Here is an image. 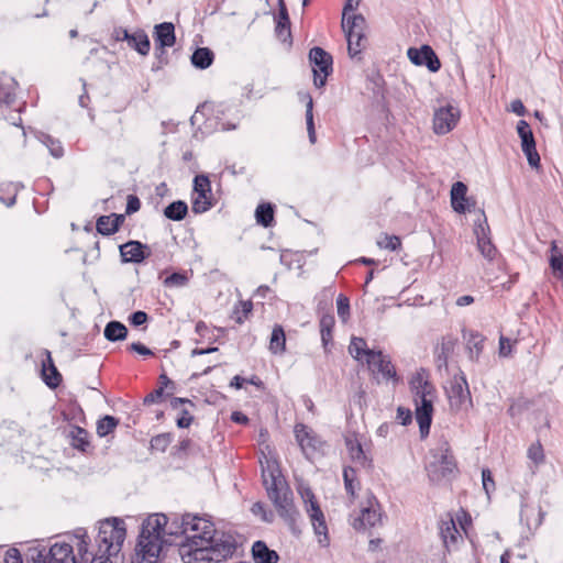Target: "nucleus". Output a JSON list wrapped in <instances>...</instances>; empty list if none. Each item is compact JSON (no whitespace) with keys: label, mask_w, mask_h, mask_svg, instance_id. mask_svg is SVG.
I'll list each match as a JSON object with an SVG mask.
<instances>
[{"label":"nucleus","mask_w":563,"mask_h":563,"mask_svg":"<svg viewBox=\"0 0 563 563\" xmlns=\"http://www.w3.org/2000/svg\"><path fill=\"white\" fill-rule=\"evenodd\" d=\"M439 530L445 549L451 551V548L456 545L459 539H461V534L450 514L446 515V518L441 519Z\"/></svg>","instance_id":"23"},{"label":"nucleus","mask_w":563,"mask_h":563,"mask_svg":"<svg viewBox=\"0 0 563 563\" xmlns=\"http://www.w3.org/2000/svg\"><path fill=\"white\" fill-rule=\"evenodd\" d=\"M489 227L484 210H479V218L475 222L474 234L477 240V249L481 254L488 261H493L496 256L497 249L492 243L489 236Z\"/></svg>","instance_id":"14"},{"label":"nucleus","mask_w":563,"mask_h":563,"mask_svg":"<svg viewBox=\"0 0 563 563\" xmlns=\"http://www.w3.org/2000/svg\"><path fill=\"white\" fill-rule=\"evenodd\" d=\"M104 338L110 342L123 341L128 335V328L120 321H109L103 330Z\"/></svg>","instance_id":"39"},{"label":"nucleus","mask_w":563,"mask_h":563,"mask_svg":"<svg viewBox=\"0 0 563 563\" xmlns=\"http://www.w3.org/2000/svg\"><path fill=\"white\" fill-rule=\"evenodd\" d=\"M520 506V521L525 523L529 530L538 529L542 525L545 512L541 509L540 506H538V514L536 517H533L532 512L534 508L527 503V499L523 495H521Z\"/></svg>","instance_id":"26"},{"label":"nucleus","mask_w":563,"mask_h":563,"mask_svg":"<svg viewBox=\"0 0 563 563\" xmlns=\"http://www.w3.org/2000/svg\"><path fill=\"white\" fill-rule=\"evenodd\" d=\"M409 60L416 66H426L429 71L437 73L441 68V62L435 52L429 45L410 47L407 51Z\"/></svg>","instance_id":"18"},{"label":"nucleus","mask_w":563,"mask_h":563,"mask_svg":"<svg viewBox=\"0 0 563 563\" xmlns=\"http://www.w3.org/2000/svg\"><path fill=\"white\" fill-rule=\"evenodd\" d=\"M38 139L48 148L53 157L60 158L64 155V148L59 140L45 133H42Z\"/></svg>","instance_id":"49"},{"label":"nucleus","mask_w":563,"mask_h":563,"mask_svg":"<svg viewBox=\"0 0 563 563\" xmlns=\"http://www.w3.org/2000/svg\"><path fill=\"white\" fill-rule=\"evenodd\" d=\"M147 320H148L147 313L142 310L134 311L129 316V322L133 327L143 325L144 323L147 322Z\"/></svg>","instance_id":"61"},{"label":"nucleus","mask_w":563,"mask_h":563,"mask_svg":"<svg viewBox=\"0 0 563 563\" xmlns=\"http://www.w3.org/2000/svg\"><path fill=\"white\" fill-rule=\"evenodd\" d=\"M68 437L70 438V445L74 449L86 453L90 448L89 433L86 429L74 426L71 427Z\"/></svg>","instance_id":"35"},{"label":"nucleus","mask_w":563,"mask_h":563,"mask_svg":"<svg viewBox=\"0 0 563 563\" xmlns=\"http://www.w3.org/2000/svg\"><path fill=\"white\" fill-rule=\"evenodd\" d=\"M397 420L401 426H408L412 421V412L410 409L399 406L397 408Z\"/></svg>","instance_id":"63"},{"label":"nucleus","mask_w":563,"mask_h":563,"mask_svg":"<svg viewBox=\"0 0 563 563\" xmlns=\"http://www.w3.org/2000/svg\"><path fill=\"white\" fill-rule=\"evenodd\" d=\"M33 563H81V558H76L71 544L56 542L48 550H40Z\"/></svg>","instance_id":"7"},{"label":"nucleus","mask_w":563,"mask_h":563,"mask_svg":"<svg viewBox=\"0 0 563 563\" xmlns=\"http://www.w3.org/2000/svg\"><path fill=\"white\" fill-rule=\"evenodd\" d=\"M349 352L356 361H365L367 364V360H371L372 354L376 351L368 349L363 338L353 336L349 345Z\"/></svg>","instance_id":"34"},{"label":"nucleus","mask_w":563,"mask_h":563,"mask_svg":"<svg viewBox=\"0 0 563 563\" xmlns=\"http://www.w3.org/2000/svg\"><path fill=\"white\" fill-rule=\"evenodd\" d=\"M251 511L254 516L261 517L264 522L272 523L274 521V512L272 510H267L266 506L261 501L253 504Z\"/></svg>","instance_id":"53"},{"label":"nucleus","mask_w":563,"mask_h":563,"mask_svg":"<svg viewBox=\"0 0 563 563\" xmlns=\"http://www.w3.org/2000/svg\"><path fill=\"white\" fill-rule=\"evenodd\" d=\"M260 463L262 481L268 498L274 504L278 515L287 525L292 527L298 512L294 505L292 492L282 475L278 462L263 454Z\"/></svg>","instance_id":"1"},{"label":"nucleus","mask_w":563,"mask_h":563,"mask_svg":"<svg viewBox=\"0 0 563 563\" xmlns=\"http://www.w3.org/2000/svg\"><path fill=\"white\" fill-rule=\"evenodd\" d=\"M286 345V335L282 325L276 324L273 328L271 340H269V350L272 353H283L285 351Z\"/></svg>","instance_id":"44"},{"label":"nucleus","mask_w":563,"mask_h":563,"mask_svg":"<svg viewBox=\"0 0 563 563\" xmlns=\"http://www.w3.org/2000/svg\"><path fill=\"white\" fill-rule=\"evenodd\" d=\"M528 401L522 399L514 400L508 408L509 416L512 418L520 416L525 410L528 409Z\"/></svg>","instance_id":"57"},{"label":"nucleus","mask_w":563,"mask_h":563,"mask_svg":"<svg viewBox=\"0 0 563 563\" xmlns=\"http://www.w3.org/2000/svg\"><path fill=\"white\" fill-rule=\"evenodd\" d=\"M482 482L483 488L489 497L490 493L495 490V482L493 479L492 472L488 468H484L482 471Z\"/></svg>","instance_id":"60"},{"label":"nucleus","mask_w":563,"mask_h":563,"mask_svg":"<svg viewBox=\"0 0 563 563\" xmlns=\"http://www.w3.org/2000/svg\"><path fill=\"white\" fill-rule=\"evenodd\" d=\"M450 406L454 410H467L472 407L468 383L464 374L455 375L448 389Z\"/></svg>","instance_id":"12"},{"label":"nucleus","mask_w":563,"mask_h":563,"mask_svg":"<svg viewBox=\"0 0 563 563\" xmlns=\"http://www.w3.org/2000/svg\"><path fill=\"white\" fill-rule=\"evenodd\" d=\"M119 419L114 416L106 415L97 421V434L100 438H106L107 435L113 433L115 428L119 426Z\"/></svg>","instance_id":"45"},{"label":"nucleus","mask_w":563,"mask_h":563,"mask_svg":"<svg viewBox=\"0 0 563 563\" xmlns=\"http://www.w3.org/2000/svg\"><path fill=\"white\" fill-rule=\"evenodd\" d=\"M347 41V52L350 57L355 58L361 55L363 48L365 47V33H352L345 34Z\"/></svg>","instance_id":"42"},{"label":"nucleus","mask_w":563,"mask_h":563,"mask_svg":"<svg viewBox=\"0 0 563 563\" xmlns=\"http://www.w3.org/2000/svg\"><path fill=\"white\" fill-rule=\"evenodd\" d=\"M214 54L209 47H198L194 51L190 60L198 69H206L213 63Z\"/></svg>","instance_id":"38"},{"label":"nucleus","mask_w":563,"mask_h":563,"mask_svg":"<svg viewBox=\"0 0 563 563\" xmlns=\"http://www.w3.org/2000/svg\"><path fill=\"white\" fill-rule=\"evenodd\" d=\"M336 308H338V316L343 321L346 322L350 318V300L349 298L340 294L336 298Z\"/></svg>","instance_id":"54"},{"label":"nucleus","mask_w":563,"mask_h":563,"mask_svg":"<svg viewBox=\"0 0 563 563\" xmlns=\"http://www.w3.org/2000/svg\"><path fill=\"white\" fill-rule=\"evenodd\" d=\"M528 457L532 460L536 464L543 462L544 454L540 442L532 444L528 449Z\"/></svg>","instance_id":"59"},{"label":"nucleus","mask_w":563,"mask_h":563,"mask_svg":"<svg viewBox=\"0 0 563 563\" xmlns=\"http://www.w3.org/2000/svg\"><path fill=\"white\" fill-rule=\"evenodd\" d=\"M309 62L312 64L313 84L321 88L327 82V77L332 73V56L320 46H314L309 51Z\"/></svg>","instance_id":"8"},{"label":"nucleus","mask_w":563,"mask_h":563,"mask_svg":"<svg viewBox=\"0 0 563 563\" xmlns=\"http://www.w3.org/2000/svg\"><path fill=\"white\" fill-rule=\"evenodd\" d=\"M126 537L124 521L111 517L99 521L95 543H89L90 550H104L106 553L119 554ZM89 540V538L87 539ZM90 542V541H88Z\"/></svg>","instance_id":"4"},{"label":"nucleus","mask_w":563,"mask_h":563,"mask_svg":"<svg viewBox=\"0 0 563 563\" xmlns=\"http://www.w3.org/2000/svg\"><path fill=\"white\" fill-rule=\"evenodd\" d=\"M409 384L416 400L433 399L434 387L429 382L427 372L423 368H420V371L411 377Z\"/></svg>","instance_id":"22"},{"label":"nucleus","mask_w":563,"mask_h":563,"mask_svg":"<svg viewBox=\"0 0 563 563\" xmlns=\"http://www.w3.org/2000/svg\"><path fill=\"white\" fill-rule=\"evenodd\" d=\"M294 432L298 444L307 457H311L316 452L320 451L322 441L312 429L303 423H297Z\"/></svg>","instance_id":"19"},{"label":"nucleus","mask_w":563,"mask_h":563,"mask_svg":"<svg viewBox=\"0 0 563 563\" xmlns=\"http://www.w3.org/2000/svg\"><path fill=\"white\" fill-rule=\"evenodd\" d=\"M355 479L356 471L351 466H345L343 468V482L345 490L351 498L355 497Z\"/></svg>","instance_id":"50"},{"label":"nucleus","mask_w":563,"mask_h":563,"mask_svg":"<svg viewBox=\"0 0 563 563\" xmlns=\"http://www.w3.org/2000/svg\"><path fill=\"white\" fill-rule=\"evenodd\" d=\"M42 377L49 388H56L62 383V375L55 365L46 369V362L42 363Z\"/></svg>","instance_id":"46"},{"label":"nucleus","mask_w":563,"mask_h":563,"mask_svg":"<svg viewBox=\"0 0 563 563\" xmlns=\"http://www.w3.org/2000/svg\"><path fill=\"white\" fill-rule=\"evenodd\" d=\"M335 324L334 316L332 313L322 314L320 318V333L323 347L327 350L328 345L332 342V330Z\"/></svg>","instance_id":"41"},{"label":"nucleus","mask_w":563,"mask_h":563,"mask_svg":"<svg viewBox=\"0 0 563 563\" xmlns=\"http://www.w3.org/2000/svg\"><path fill=\"white\" fill-rule=\"evenodd\" d=\"M194 194L191 210L196 214L207 212L213 207L211 184L207 175L200 174L194 178Z\"/></svg>","instance_id":"9"},{"label":"nucleus","mask_w":563,"mask_h":563,"mask_svg":"<svg viewBox=\"0 0 563 563\" xmlns=\"http://www.w3.org/2000/svg\"><path fill=\"white\" fill-rule=\"evenodd\" d=\"M124 221L123 214L100 216L96 222L97 232L109 236L117 233Z\"/></svg>","instance_id":"29"},{"label":"nucleus","mask_w":563,"mask_h":563,"mask_svg":"<svg viewBox=\"0 0 563 563\" xmlns=\"http://www.w3.org/2000/svg\"><path fill=\"white\" fill-rule=\"evenodd\" d=\"M517 133L521 141V150L527 157L528 164L531 168L540 167V155L537 151L536 140L529 123L520 120L517 123Z\"/></svg>","instance_id":"13"},{"label":"nucleus","mask_w":563,"mask_h":563,"mask_svg":"<svg viewBox=\"0 0 563 563\" xmlns=\"http://www.w3.org/2000/svg\"><path fill=\"white\" fill-rule=\"evenodd\" d=\"M463 202H467V186L462 181H456L451 188L452 209L460 214L466 213L467 208H464Z\"/></svg>","instance_id":"33"},{"label":"nucleus","mask_w":563,"mask_h":563,"mask_svg":"<svg viewBox=\"0 0 563 563\" xmlns=\"http://www.w3.org/2000/svg\"><path fill=\"white\" fill-rule=\"evenodd\" d=\"M201 548L179 545L178 553L184 563L195 562H221L232 558L238 549V541L231 532L217 530L216 528L207 539L198 541Z\"/></svg>","instance_id":"2"},{"label":"nucleus","mask_w":563,"mask_h":563,"mask_svg":"<svg viewBox=\"0 0 563 563\" xmlns=\"http://www.w3.org/2000/svg\"><path fill=\"white\" fill-rule=\"evenodd\" d=\"M366 365L373 375H382L383 379L393 380L394 384L399 382V376L397 375L390 357L385 355L383 351L378 350L372 354Z\"/></svg>","instance_id":"15"},{"label":"nucleus","mask_w":563,"mask_h":563,"mask_svg":"<svg viewBox=\"0 0 563 563\" xmlns=\"http://www.w3.org/2000/svg\"><path fill=\"white\" fill-rule=\"evenodd\" d=\"M141 208V201L137 196L135 195H129L126 198V207H125V213L132 214L140 210Z\"/></svg>","instance_id":"62"},{"label":"nucleus","mask_w":563,"mask_h":563,"mask_svg":"<svg viewBox=\"0 0 563 563\" xmlns=\"http://www.w3.org/2000/svg\"><path fill=\"white\" fill-rule=\"evenodd\" d=\"M275 206L271 202H262L256 207L255 219L263 228H271L275 221Z\"/></svg>","instance_id":"37"},{"label":"nucleus","mask_w":563,"mask_h":563,"mask_svg":"<svg viewBox=\"0 0 563 563\" xmlns=\"http://www.w3.org/2000/svg\"><path fill=\"white\" fill-rule=\"evenodd\" d=\"M18 82L15 79L4 73L0 74V106L10 107L15 101V90Z\"/></svg>","instance_id":"30"},{"label":"nucleus","mask_w":563,"mask_h":563,"mask_svg":"<svg viewBox=\"0 0 563 563\" xmlns=\"http://www.w3.org/2000/svg\"><path fill=\"white\" fill-rule=\"evenodd\" d=\"M302 100H307L306 103V125H307V132L309 142L311 144H314L317 141L316 135V129H314V121H313V100L309 93L302 95Z\"/></svg>","instance_id":"43"},{"label":"nucleus","mask_w":563,"mask_h":563,"mask_svg":"<svg viewBox=\"0 0 563 563\" xmlns=\"http://www.w3.org/2000/svg\"><path fill=\"white\" fill-rule=\"evenodd\" d=\"M345 445L351 459L363 467H369L372 460L368 459L362 443L355 434L345 437Z\"/></svg>","instance_id":"27"},{"label":"nucleus","mask_w":563,"mask_h":563,"mask_svg":"<svg viewBox=\"0 0 563 563\" xmlns=\"http://www.w3.org/2000/svg\"><path fill=\"white\" fill-rule=\"evenodd\" d=\"M170 441H172V438H170L169 433H162V434H158V435H155L154 438H152L151 446L154 450L165 452L167 446L169 445Z\"/></svg>","instance_id":"55"},{"label":"nucleus","mask_w":563,"mask_h":563,"mask_svg":"<svg viewBox=\"0 0 563 563\" xmlns=\"http://www.w3.org/2000/svg\"><path fill=\"white\" fill-rule=\"evenodd\" d=\"M153 38L156 46L173 47L176 43L175 25L172 22H163L154 26Z\"/></svg>","instance_id":"24"},{"label":"nucleus","mask_w":563,"mask_h":563,"mask_svg":"<svg viewBox=\"0 0 563 563\" xmlns=\"http://www.w3.org/2000/svg\"><path fill=\"white\" fill-rule=\"evenodd\" d=\"M463 339L466 341V349L468 351V358L472 362H477L484 349L485 338L479 332L474 330H463Z\"/></svg>","instance_id":"25"},{"label":"nucleus","mask_w":563,"mask_h":563,"mask_svg":"<svg viewBox=\"0 0 563 563\" xmlns=\"http://www.w3.org/2000/svg\"><path fill=\"white\" fill-rule=\"evenodd\" d=\"M253 310V303L251 300H240L232 313V319L239 323L242 324L244 320L251 314Z\"/></svg>","instance_id":"48"},{"label":"nucleus","mask_w":563,"mask_h":563,"mask_svg":"<svg viewBox=\"0 0 563 563\" xmlns=\"http://www.w3.org/2000/svg\"><path fill=\"white\" fill-rule=\"evenodd\" d=\"M377 245L380 249H385L388 251H397L401 246V240L398 235H388L385 234L382 239L377 241Z\"/></svg>","instance_id":"52"},{"label":"nucleus","mask_w":563,"mask_h":563,"mask_svg":"<svg viewBox=\"0 0 563 563\" xmlns=\"http://www.w3.org/2000/svg\"><path fill=\"white\" fill-rule=\"evenodd\" d=\"M366 20L360 13L342 16V29L345 34L365 33Z\"/></svg>","instance_id":"36"},{"label":"nucleus","mask_w":563,"mask_h":563,"mask_svg":"<svg viewBox=\"0 0 563 563\" xmlns=\"http://www.w3.org/2000/svg\"><path fill=\"white\" fill-rule=\"evenodd\" d=\"M194 420V416L190 413L189 409L181 408L179 416L176 419V424L180 429L188 428Z\"/></svg>","instance_id":"58"},{"label":"nucleus","mask_w":563,"mask_h":563,"mask_svg":"<svg viewBox=\"0 0 563 563\" xmlns=\"http://www.w3.org/2000/svg\"><path fill=\"white\" fill-rule=\"evenodd\" d=\"M188 213V206L184 200H176L167 205L164 216L172 221H181Z\"/></svg>","instance_id":"40"},{"label":"nucleus","mask_w":563,"mask_h":563,"mask_svg":"<svg viewBox=\"0 0 563 563\" xmlns=\"http://www.w3.org/2000/svg\"><path fill=\"white\" fill-rule=\"evenodd\" d=\"M122 38L128 43L130 48L136 51L142 56H146L150 53L151 42L143 30H137L134 33L124 32Z\"/></svg>","instance_id":"28"},{"label":"nucleus","mask_w":563,"mask_h":563,"mask_svg":"<svg viewBox=\"0 0 563 563\" xmlns=\"http://www.w3.org/2000/svg\"><path fill=\"white\" fill-rule=\"evenodd\" d=\"M252 555L255 563H277L279 560L278 553L269 549L262 540H257L253 543Z\"/></svg>","instance_id":"31"},{"label":"nucleus","mask_w":563,"mask_h":563,"mask_svg":"<svg viewBox=\"0 0 563 563\" xmlns=\"http://www.w3.org/2000/svg\"><path fill=\"white\" fill-rule=\"evenodd\" d=\"M549 263L553 274L558 278L563 279V254L559 252L555 242H552L551 244V256L549 258Z\"/></svg>","instance_id":"47"},{"label":"nucleus","mask_w":563,"mask_h":563,"mask_svg":"<svg viewBox=\"0 0 563 563\" xmlns=\"http://www.w3.org/2000/svg\"><path fill=\"white\" fill-rule=\"evenodd\" d=\"M382 520L380 506L377 498L371 494L367 498L366 506H363L360 516L354 519L353 527L355 529H366L376 527Z\"/></svg>","instance_id":"17"},{"label":"nucleus","mask_w":563,"mask_h":563,"mask_svg":"<svg viewBox=\"0 0 563 563\" xmlns=\"http://www.w3.org/2000/svg\"><path fill=\"white\" fill-rule=\"evenodd\" d=\"M433 417V399L416 400V420L419 424L421 438H426L430 432Z\"/></svg>","instance_id":"21"},{"label":"nucleus","mask_w":563,"mask_h":563,"mask_svg":"<svg viewBox=\"0 0 563 563\" xmlns=\"http://www.w3.org/2000/svg\"><path fill=\"white\" fill-rule=\"evenodd\" d=\"M299 492L306 505V511L310 518L314 533L318 536H323L324 540L328 541V528L324 515L316 499L314 494L309 487L301 488Z\"/></svg>","instance_id":"10"},{"label":"nucleus","mask_w":563,"mask_h":563,"mask_svg":"<svg viewBox=\"0 0 563 563\" xmlns=\"http://www.w3.org/2000/svg\"><path fill=\"white\" fill-rule=\"evenodd\" d=\"M76 548L81 563H122L119 554L106 553L104 550H90L86 529L78 528L74 532Z\"/></svg>","instance_id":"6"},{"label":"nucleus","mask_w":563,"mask_h":563,"mask_svg":"<svg viewBox=\"0 0 563 563\" xmlns=\"http://www.w3.org/2000/svg\"><path fill=\"white\" fill-rule=\"evenodd\" d=\"M456 467L454 456L445 444L440 449V454L434 455V461L427 465L429 478L432 482H439L442 478L449 477L453 474Z\"/></svg>","instance_id":"11"},{"label":"nucleus","mask_w":563,"mask_h":563,"mask_svg":"<svg viewBox=\"0 0 563 563\" xmlns=\"http://www.w3.org/2000/svg\"><path fill=\"white\" fill-rule=\"evenodd\" d=\"M119 250L123 263L140 264L151 256L150 246L135 240L123 243Z\"/></svg>","instance_id":"20"},{"label":"nucleus","mask_w":563,"mask_h":563,"mask_svg":"<svg viewBox=\"0 0 563 563\" xmlns=\"http://www.w3.org/2000/svg\"><path fill=\"white\" fill-rule=\"evenodd\" d=\"M188 283V276L186 273L175 272L167 276L164 280V285L169 288H179L186 286Z\"/></svg>","instance_id":"51"},{"label":"nucleus","mask_w":563,"mask_h":563,"mask_svg":"<svg viewBox=\"0 0 563 563\" xmlns=\"http://www.w3.org/2000/svg\"><path fill=\"white\" fill-rule=\"evenodd\" d=\"M4 563H23L20 551L15 548L9 549L4 555Z\"/></svg>","instance_id":"64"},{"label":"nucleus","mask_w":563,"mask_h":563,"mask_svg":"<svg viewBox=\"0 0 563 563\" xmlns=\"http://www.w3.org/2000/svg\"><path fill=\"white\" fill-rule=\"evenodd\" d=\"M275 33L276 36L283 42L291 44V30H290V23H276L275 26Z\"/></svg>","instance_id":"56"},{"label":"nucleus","mask_w":563,"mask_h":563,"mask_svg":"<svg viewBox=\"0 0 563 563\" xmlns=\"http://www.w3.org/2000/svg\"><path fill=\"white\" fill-rule=\"evenodd\" d=\"M166 526L168 517L164 514H154L144 520L132 563H157Z\"/></svg>","instance_id":"3"},{"label":"nucleus","mask_w":563,"mask_h":563,"mask_svg":"<svg viewBox=\"0 0 563 563\" xmlns=\"http://www.w3.org/2000/svg\"><path fill=\"white\" fill-rule=\"evenodd\" d=\"M460 119V110L456 107L448 104L434 111L433 131L435 134H446L452 131Z\"/></svg>","instance_id":"16"},{"label":"nucleus","mask_w":563,"mask_h":563,"mask_svg":"<svg viewBox=\"0 0 563 563\" xmlns=\"http://www.w3.org/2000/svg\"><path fill=\"white\" fill-rule=\"evenodd\" d=\"M177 529L181 530H173L170 528L169 532L186 534V540L183 541L179 545H192L191 550H194L195 548H201V544H199L198 541H200L202 538L207 539L213 531L214 525L206 517L185 514L181 516V522L180 526H177Z\"/></svg>","instance_id":"5"},{"label":"nucleus","mask_w":563,"mask_h":563,"mask_svg":"<svg viewBox=\"0 0 563 563\" xmlns=\"http://www.w3.org/2000/svg\"><path fill=\"white\" fill-rule=\"evenodd\" d=\"M456 340L452 336H444L439 345L435 347V364L438 369L448 367V360L454 350Z\"/></svg>","instance_id":"32"}]
</instances>
